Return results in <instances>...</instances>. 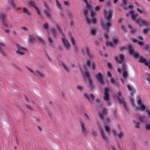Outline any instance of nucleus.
I'll list each match as a JSON object with an SVG mask.
<instances>
[{"label":"nucleus","instance_id":"1","mask_svg":"<svg viewBox=\"0 0 150 150\" xmlns=\"http://www.w3.org/2000/svg\"><path fill=\"white\" fill-rule=\"evenodd\" d=\"M113 11L110 10L107 12L105 9L104 10V14L106 19L102 20L101 22V25L104 30L107 31H108L109 28L112 26L111 18L112 16Z\"/></svg>","mask_w":150,"mask_h":150},{"label":"nucleus","instance_id":"2","mask_svg":"<svg viewBox=\"0 0 150 150\" xmlns=\"http://www.w3.org/2000/svg\"><path fill=\"white\" fill-rule=\"evenodd\" d=\"M56 26L59 32L63 36L62 40L63 44L67 50H69L71 47V45L68 40L65 38L64 34L63 33L61 29L59 27L58 24L56 25Z\"/></svg>","mask_w":150,"mask_h":150},{"label":"nucleus","instance_id":"3","mask_svg":"<svg viewBox=\"0 0 150 150\" xmlns=\"http://www.w3.org/2000/svg\"><path fill=\"white\" fill-rule=\"evenodd\" d=\"M81 70L84 76L88 79L90 87L91 88H93V82L91 78H90L89 77V72L86 71V67L85 66H83V67L81 69Z\"/></svg>","mask_w":150,"mask_h":150},{"label":"nucleus","instance_id":"4","mask_svg":"<svg viewBox=\"0 0 150 150\" xmlns=\"http://www.w3.org/2000/svg\"><path fill=\"white\" fill-rule=\"evenodd\" d=\"M119 40L118 38H114L113 39V42L107 41L106 42V44L107 46L113 47L118 43Z\"/></svg>","mask_w":150,"mask_h":150},{"label":"nucleus","instance_id":"5","mask_svg":"<svg viewBox=\"0 0 150 150\" xmlns=\"http://www.w3.org/2000/svg\"><path fill=\"white\" fill-rule=\"evenodd\" d=\"M109 89L107 87L104 88V93L103 96L104 100L106 101H108L110 100V96L109 92Z\"/></svg>","mask_w":150,"mask_h":150},{"label":"nucleus","instance_id":"6","mask_svg":"<svg viewBox=\"0 0 150 150\" xmlns=\"http://www.w3.org/2000/svg\"><path fill=\"white\" fill-rule=\"evenodd\" d=\"M97 125L99 127V128L100 129V131L102 136V138L103 139L107 141L108 140L107 136H106L105 133L104 131V130L102 127L101 126L100 123L98 122H97Z\"/></svg>","mask_w":150,"mask_h":150},{"label":"nucleus","instance_id":"7","mask_svg":"<svg viewBox=\"0 0 150 150\" xmlns=\"http://www.w3.org/2000/svg\"><path fill=\"white\" fill-rule=\"evenodd\" d=\"M81 132L84 135H87L89 133V131L86 127L84 123L81 122Z\"/></svg>","mask_w":150,"mask_h":150},{"label":"nucleus","instance_id":"8","mask_svg":"<svg viewBox=\"0 0 150 150\" xmlns=\"http://www.w3.org/2000/svg\"><path fill=\"white\" fill-rule=\"evenodd\" d=\"M6 16L4 14L1 13H0V19L2 21V24L5 27L8 28H9L12 27L11 25H8L4 21V20L6 18Z\"/></svg>","mask_w":150,"mask_h":150},{"label":"nucleus","instance_id":"9","mask_svg":"<svg viewBox=\"0 0 150 150\" xmlns=\"http://www.w3.org/2000/svg\"><path fill=\"white\" fill-rule=\"evenodd\" d=\"M16 47L18 49V50L16 51V53L18 54L21 55H23L24 54V52H22V50H26L25 48L21 47L18 44L16 45Z\"/></svg>","mask_w":150,"mask_h":150},{"label":"nucleus","instance_id":"10","mask_svg":"<svg viewBox=\"0 0 150 150\" xmlns=\"http://www.w3.org/2000/svg\"><path fill=\"white\" fill-rule=\"evenodd\" d=\"M96 78L101 84H103L105 83L104 77L101 73H99L96 75Z\"/></svg>","mask_w":150,"mask_h":150},{"label":"nucleus","instance_id":"11","mask_svg":"<svg viewBox=\"0 0 150 150\" xmlns=\"http://www.w3.org/2000/svg\"><path fill=\"white\" fill-rule=\"evenodd\" d=\"M129 54L131 55H133L134 57L136 58L139 57V55L138 53L135 52L132 47L131 45H129Z\"/></svg>","mask_w":150,"mask_h":150},{"label":"nucleus","instance_id":"12","mask_svg":"<svg viewBox=\"0 0 150 150\" xmlns=\"http://www.w3.org/2000/svg\"><path fill=\"white\" fill-rule=\"evenodd\" d=\"M83 95L90 102H92L95 98L94 95L92 94L89 95L87 93H85Z\"/></svg>","mask_w":150,"mask_h":150},{"label":"nucleus","instance_id":"13","mask_svg":"<svg viewBox=\"0 0 150 150\" xmlns=\"http://www.w3.org/2000/svg\"><path fill=\"white\" fill-rule=\"evenodd\" d=\"M139 62H140L144 63L146 65H148L150 63V59L146 60L143 57H140L139 59Z\"/></svg>","mask_w":150,"mask_h":150},{"label":"nucleus","instance_id":"14","mask_svg":"<svg viewBox=\"0 0 150 150\" xmlns=\"http://www.w3.org/2000/svg\"><path fill=\"white\" fill-rule=\"evenodd\" d=\"M120 59H119L118 57H115V59L116 61L119 63H121L122 62L124 59V55L122 54H120Z\"/></svg>","mask_w":150,"mask_h":150},{"label":"nucleus","instance_id":"15","mask_svg":"<svg viewBox=\"0 0 150 150\" xmlns=\"http://www.w3.org/2000/svg\"><path fill=\"white\" fill-rule=\"evenodd\" d=\"M122 67H123V70L124 71L123 74V76L124 78H126L128 76V73L126 71V65L125 63L123 64Z\"/></svg>","mask_w":150,"mask_h":150},{"label":"nucleus","instance_id":"16","mask_svg":"<svg viewBox=\"0 0 150 150\" xmlns=\"http://www.w3.org/2000/svg\"><path fill=\"white\" fill-rule=\"evenodd\" d=\"M88 11L87 9H86L84 10V13L86 18V21L87 23L90 24L91 23V21L88 18Z\"/></svg>","mask_w":150,"mask_h":150},{"label":"nucleus","instance_id":"17","mask_svg":"<svg viewBox=\"0 0 150 150\" xmlns=\"http://www.w3.org/2000/svg\"><path fill=\"white\" fill-rule=\"evenodd\" d=\"M121 95V92L120 91H119L118 93V95L117 96V98L118 100L121 103H123L124 106H125V109L127 110V108H126V105L125 103L124 102L123 100L120 99L119 97Z\"/></svg>","mask_w":150,"mask_h":150},{"label":"nucleus","instance_id":"18","mask_svg":"<svg viewBox=\"0 0 150 150\" xmlns=\"http://www.w3.org/2000/svg\"><path fill=\"white\" fill-rule=\"evenodd\" d=\"M5 45L3 43L0 42V52L3 56H5V52L3 50V49L5 48Z\"/></svg>","mask_w":150,"mask_h":150},{"label":"nucleus","instance_id":"19","mask_svg":"<svg viewBox=\"0 0 150 150\" xmlns=\"http://www.w3.org/2000/svg\"><path fill=\"white\" fill-rule=\"evenodd\" d=\"M107 112V110L106 108H104L103 111L100 113L99 115L102 119L104 118V116Z\"/></svg>","mask_w":150,"mask_h":150},{"label":"nucleus","instance_id":"20","mask_svg":"<svg viewBox=\"0 0 150 150\" xmlns=\"http://www.w3.org/2000/svg\"><path fill=\"white\" fill-rule=\"evenodd\" d=\"M81 52L83 55L87 54L90 52L89 48L87 47H85L83 48L81 50Z\"/></svg>","mask_w":150,"mask_h":150},{"label":"nucleus","instance_id":"21","mask_svg":"<svg viewBox=\"0 0 150 150\" xmlns=\"http://www.w3.org/2000/svg\"><path fill=\"white\" fill-rule=\"evenodd\" d=\"M61 64L67 72H69L70 71V68L64 63L62 62L61 63Z\"/></svg>","mask_w":150,"mask_h":150},{"label":"nucleus","instance_id":"22","mask_svg":"<svg viewBox=\"0 0 150 150\" xmlns=\"http://www.w3.org/2000/svg\"><path fill=\"white\" fill-rule=\"evenodd\" d=\"M122 21V18H120L118 20V23L120 24L122 29V30L125 32L127 33V31L125 28L124 26H123L122 24L121 23Z\"/></svg>","mask_w":150,"mask_h":150},{"label":"nucleus","instance_id":"23","mask_svg":"<svg viewBox=\"0 0 150 150\" xmlns=\"http://www.w3.org/2000/svg\"><path fill=\"white\" fill-rule=\"evenodd\" d=\"M144 19L142 17L139 18L136 20V22L139 25H142Z\"/></svg>","mask_w":150,"mask_h":150},{"label":"nucleus","instance_id":"24","mask_svg":"<svg viewBox=\"0 0 150 150\" xmlns=\"http://www.w3.org/2000/svg\"><path fill=\"white\" fill-rule=\"evenodd\" d=\"M23 11L24 13L29 16H31L32 14L25 7L23 8Z\"/></svg>","mask_w":150,"mask_h":150},{"label":"nucleus","instance_id":"25","mask_svg":"<svg viewBox=\"0 0 150 150\" xmlns=\"http://www.w3.org/2000/svg\"><path fill=\"white\" fill-rule=\"evenodd\" d=\"M97 31V28H92L91 30V34L93 35H96Z\"/></svg>","mask_w":150,"mask_h":150},{"label":"nucleus","instance_id":"26","mask_svg":"<svg viewBox=\"0 0 150 150\" xmlns=\"http://www.w3.org/2000/svg\"><path fill=\"white\" fill-rule=\"evenodd\" d=\"M130 101L131 103L132 104V105L133 107H134L136 108V110H138L137 108L136 107V106H135L134 104V99L132 98H130Z\"/></svg>","mask_w":150,"mask_h":150},{"label":"nucleus","instance_id":"27","mask_svg":"<svg viewBox=\"0 0 150 150\" xmlns=\"http://www.w3.org/2000/svg\"><path fill=\"white\" fill-rule=\"evenodd\" d=\"M44 11L45 13V15L47 18H50L52 17V15L48 12V10H44Z\"/></svg>","mask_w":150,"mask_h":150},{"label":"nucleus","instance_id":"28","mask_svg":"<svg viewBox=\"0 0 150 150\" xmlns=\"http://www.w3.org/2000/svg\"><path fill=\"white\" fill-rule=\"evenodd\" d=\"M84 116L85 117L86 122H89L90 120V119L88 115L87 114L85 113Z\"/></svg>","mask_w":150,"mask_h":150},{"label":"nucleus","instance_id":"29","mask_svg":"<svg viewBox=\"0 0 150 150\" xmlns=\"http://www.w3.org/2000/svg\"><path fill=\"white\" fill-rule=\"evenodd\" d=\"M36 72L41 77H43L44 76V74L40 72L39 70H37Z\"/></svg>","mask_w":150,"mask_h":150},{"label":"nucleus","instance_id":"30","mask_svg":"<svg viewBox=\"0 0 150 150\" xmlns=\"http://www.w3.org/2000/svg\"><path fill=\"white\" fill-rule=\"evenodd\" d=\"M51 31L52 32L53 34L55 37H56L57 35V31L55 30V29L54 28H52Z\"/></svg>","mask_w":150,"mask_h":150},{"label":"nucleus","instance_id":"31","mask_svg":"<svg viewBox=\"0 0 150 150\" xmlns=\"http://www.w3.org/2000/svg\"><path fill=\"white\" fill-rule=\"evenodd\" d=\"M138 16V14H132V18L133 20L135 21L136 22V20H137L136 18Z\"/></svg>","mask_w":150,"mask_h":150},{"label":"nucleus","instance_id":"32","mask_svg":"<svg viewBox=\"0 0 150 150\" xmlns=\"http://www.w3.org/2000/svg\"><path fill=\"white\" fill-rule=\"evenodd\" d=\"M142 25L145 26H149L150 25V22L148 21L144 20Z\"/></svg>","mask_w":150,"mask_h":150},{"label":"nucleus","instance_id":"33","mask_svg":"<svg viewBox=\"0 0 150 150\" xmlns=\"http://www.w3.org/2000/svg\"><path fill=\"white\" fill-rule=\"evenodd\" d=\"M147 106V105L146 104H142L141 105V106L140 107V108L142 110H144L146 109V107Z\"/></svg>","mask_w":150,"mask_h":150},{"label":"nucleus","instance_id":"34","mask_svg":"<svg viewBox=\"0 0 150 150\" xmlns=\"http://www.w3.org/2000/svg\"><path fill=\"white\" fill-rule=\"evenodd\" d=\"M37 38L40 42H41L43 44H45L44 41L42 39L41 37L38 36L37 37Z\"/></svg>","mask_w":150,"mask_h":150},{"label":"nucleus","instance_id":"35","mask_svg":"<svg viewBox=\"0 0 150 150\" xmlns=\"http://www.w3.org/2000/svg\"><path fill=\"white\" fill-rule=\"evenodd\" d=\"M35 2L34 1H30L29 2V4L30 5V6H33L35 8V7H37L35 4Z\"/></svg>","mask_w":150,"mask_h":150},{"label":"nucleus","instance_id":"36","mask_svg":"<svg viewBox=\"0 0 150 150\" xmlns=\"http://www.w3.org/2000/svg\"><path fill=\"white\" fill-rule=\"evenodd\" d=\"M101 7H102V6H95L94 8V9L95 10V11L96 12V11H99L100 10Z\"/></svg>","mask_w":150,"mask_h":150},{"label":"nucleus","instance_id":"37","mask_svg":"<svg viewBox=\"0 0 150 150\" xmlns=\"http://www.w3.org/2000/svg\"><path fill=\"white\" fill-rule=\"evenodd\" d=\"M105 128L107 132L108 133L110 132V127L109 126L107 125H105Z\"/></svg>","mask_w":150,"mask_h":150},{"label":"nucleus","instance_id":"38","mask_svg":"<svg viewBox=\"0 0 150 150\" xmlns=\"http://www.w3.org/2000/svg\"><path fill=\"white\" fill-rule=\"evenodd\" d=\"M127 88L129 90L132 91V93H131V94L132 95H133V93H134V91H133L132 89V88L129 85H128L127 86Z\"/></svg>","mask_w":150,"mask_h":150},{"label":"nucleus","instance_id":"39","mask_svg":"<svg viewBox=\"0 0 150 150\" xmlns=\"http://www.w3.org/2000/svg\"><path fill=\"white\" fill-rule=\"evenodd\" d=\"M110 80L111 81V82L112 83L115 85H118V83L116 82L115 81L113 78L111 77V78H110Z\"/></svg>","mask_w":150,"mask_h":150},{"label":"nucleus","instance_id":"40","mask_svg":"<svg viewBox=\"0 0 150 150\" xmlns=\"http://www.w3.org/2000/svg\"><path fill=\"white\" fill-rule=\"evenodd\" d=\"M137 10L141 14H142L144 12V11L139 7H137Z\"/></svg>","mask_w":150,"mask_h":150},{"label":"nucleus","instance_id":"41","mask_svg":"<svg viewBox=\"0 0 150 150\" xmlns=\"http://www.w3.org/2000/svg\"><path fill=\"white\" fill-rule=\"evenodd\" d=\"M108 148L110 150H117L114 146L111 145H109Z\"/></svg>","mask_w":150,"mask_h":150},{"label":"nucleus","instance_id":"42","mask_svg":"<svg viewBox=\"0 0 150 150\" xmlns=\"http://www.w3.org/2000/svg\"><path fill=\"white\" fill-rule=\"evenodd\" d=\"M124 135V133L122 132L121 131L120 133L118 134V137L120 139L123 137Z\"/></svg>","mask_w":150,"mask_h":150},{"label":"nucleus","instance_id":"43","mask_svg":"<svg viewBox=\"0 0 150 150\" xmlns=\"http://www.w3.org/2000/svg\"><path fill=\"white\" fill-rule=\"evenodd\" d=\"M71 41L73 45L74 46H75L76 42L74 39L72 37H71Z\"/></svg>","mask_w":150,"mask_h":150},{"label":"nucleus","instance_id":"44","mask_svg":"<svg viewBox=\"0 0 150 150\" xmlns=\"http://www.w3.org/2000/svg\"><path fill=\"white\" fill-rule=\"evenodd\" d=\"M91 16L92 17H94L96 16V13L93 11V10H91Z\"/></svg>","mask_w":150,"mask_h":150},{"label":"nucleus","instance_id":"45","mask_svg":"<svg viewBox=\"0 0 150 150\" xmlns=\"http://www.w3.org/2000/svg\"><path fill=\"white\" fill-rule=\"evenodd\" d=\"M83 87L82 86L78 85L77 86V88L79 90L81 91L83 89Z\"/></svg>","mask_w":150,"mask_h":150},{"label":"nucleus","instance_id":"46","mask_svg":"<svg viewBox=\"0 0 150 150\" xmlns=\"http://www.w3.org/2000/svg\"><path fill=\"white\" fill-rule=\"evenodd\" d=\"M87 54L90 58H92L94 57V55L93 54H91L90 53V52L89 53H88Z\"/></svg>","mask_w":150,"mask_h":150},{"label":"nucleus","instance_id":"47","mask_svg":"<svg viewBox=\"0 0 150 150\" xmlns=\"http://www.w3.org/2000/svg\"><path fill=\"white\" fill-rule=\"evenodd\" d=\"M149 30H150L149 29H145L143 30V32L145 34H147L148 33Z\"/></svg>","mask_w":150,"mask_h":150},{"label":"nucleus","instance_id":"48","mask_svg":"<svg viewBox=\"0 0 150 150\" xmlns=\"http://www.w3.org/2000/svg\"><path fill=\"white\" fill-rule=\"evenodd\" d=\"M49 42L51 44L53 43V41L51 37H49L48 38Z\"/></svg>","mask_w":150,"mask_h":150},{"label":"nucleus","instance_id":"49","mask_svg":"<svg viewBox=\"0 0 150 150\" xmlns=\"http://www.w3.org/2000/svg\"><path fill=\"white\" fill-rule=\"evenodd\" d=\"M104 36L105 38V39L107 40L106 42H107V41H108V40L109 39V38L108 35L107 33H105L104 34Z\"/></svg>","mask_w":150,"mask_h":150},{"label":"nucleus","instance_id":"50","mask_svg":"<svg viewBox=\"0 0 150 150\" xmlns=\"http://www.w3.org/2000/svg\"><path fill=\"white\" fill-rule=\"evenodd\" d=\"M57 3V6H58L59 8H61L62 7L61 5L59 2L57 0H56Z\"/></svg>","mask_w":150,"mask_h":150},{"label":"nucleus","instance_id":"51","mask_svg":"<svg viewBox=\"0 0 150 150\" xmlns=\"http://www.w3.org/2000/svg\"><path fill=\"white\" fill-rule=\"evenodd\" d=\"M92 134L95 137H96L97 136V132L95 130H93L92 131Z\"/></svg>","mask_w":150,"mask_h":150},{"label":"nucleus","instance_id":"52","mask_svg":"<svg viewBox=\"0 0 150 150\" xmlns=\"http://www.w3.org/2000/svg\"><path fill=\"white\" fill-rule=\"evenodd\" d=\"M138 118L139 120L141 121H143L145 119V117H144L139 116L138 117Z\"/></svg>","mask_w":150,"mask_h":150},{"label":"nucleus","instance_id":"53","mask_svg":"<svg viewBox=\"0 0 150 150\" xmlns=\"http://www.w3.org/2000/svg\"><path fill=\"white\" fill-rule=\"evenodd\" d=\"M27 69L31 73H33L34 74H35V73L34 72L33 70H32L29 67H27Z\"/></svg>","mask_w":150,"mask_h":150},{"label":"nucleus","instance_id":"54","mask_svg":"<svg viewBox=\"0 0 150 150\" xmlns=\"http://www.w3.org/2000/svg\"><path fill=\"white\" fill-rule=\"evenodd\" d=\"M44 28L46 29H47L48 28V24L46 23L44 24Z\"/></svg>","mask_w":150,"mask_h":150},{"label":"nucleus","instance_id":"55","mask_svg":"<svg viewBox=\"0 0 150 150\" xmlns=\"http://www.w3.org/2000/svg\"><path fill=\"white\" fill-rule=\"evenodd\" d=\"M91 61L89 60H87V65L89 67H90L91 66Z\"/></svg>","mask_w":150,"mask_h":150},{"label":"nucleus","instance_id":"56","mask_svg":"<svg viewBox=\"0 0 150 150\" xmlns=\"http://www.w3.org/2000/svg\"><path fill=\"white\" fill-rule=\"evenodd\" d=\"M146 127L147 129H150V124H147L146 125Z\"/></svg>","mask_w":150,"mask_h":150},{"label":"nucleus","instance_id":"57","mask_svg":"<svg viewBox=\"0 0 150 150\" xmlns=\"http://www.w3.org/2000/svg\"><path fill=\"white\" fill-rule=\"evenodd\" d=\"M107 75L108 76L110 77V78H111V77H112V76L111 73L109 71L107 72Z\"/></svg>","mask_w":150,"mask_h":150},{"label":"nucleus","instance_id":"58","mask_svg":"<svg viewBox=\"0 0 150 150\" xmlns=\"http://www.w3.org/2000/svg\"><path fill=\"white\" fill-rule=\"evenodd\" d=\"M64 2L65 5H66V6H68L69 5V3L68 1H64Z\"/></svg>","mask_w":150,"mask_h":150},{"label":"nucleus","instance_id":"59","mask_svg":"<svg viewBox=\"0 0 150 150\" xmlns=\"http://www.w3.org/2000/svg\"><path fill=\"white\" fill-rule=\"evenodd\" d=\"M138 44L140 46H142L143 45L144 43L143 42L138 41Z\"/></svg>","mask_w":150,"mask_h":150},{"label":"nucleus","instance_id":"60","mask_svg":"<svg viewBox=\"0 0 150 150\" xmlns=\"http://www.w3.org/2000/svg\"><path fill=\"white\" fill-rule=\"evenodd\" d=\"M92 68L93 70H94L96 68V65L94 63H93L92 64Z\"/></svg>","mask_w":150,"mask_h":150},{"label":"nucleus","instance_id":"61","mask_svg":"<svg viewBox=\"0 0 150 150\" xmlns=\"http://www.w3.org/2000/svg\"><path fill=\"white\" fill-rule=\"evenodd\" d=\"M35 8L37 10V13H38V14H40V11L39 9H38V7H35Z\"/></svg>","mask_w":150,"mask_h":150},{"label":"nucleus","instance_id":"62","mask_svg":"<svg viewBox=\"0 0 150 150\" xmlns=\"http://www.w3.org/2000/svg\"><path fill=\"white\" fill-rule=\"evenodd\" d=\"M108 67L110 69H111L112 68V64H111V63H110V62L108 63Z\"/></svg>","mask_w":150,"mask_h":150},{"label":"nucleus","instance_id":"63","mask_svg":"<svg viewBox=\"0 0 150 150\" xmlns=\"http://www.w3.org/2000/svg\"><path fill=\"white\" fill-rule=\"evenodd\" d=\"M86 4L87 6V7L88 8L90 9L91 8L92 6L91 5L88 4V3L87 4Z\"/></svg>","mask_w":150,"mask_h":150},{"label":"nucleus","instance_id":"64","mask_svg":"<svg viewBox=\"0 0 150 150\" xmlns=\"http://www.w3.org/2000/svg\"><path fill=\"white\" fill-rule=\"evenodd\" d=\"M137 31V28H135L133 29L131 31V33H134Z\"/></svg>","mask_w":150,"mask_h":150}]
</instances>
